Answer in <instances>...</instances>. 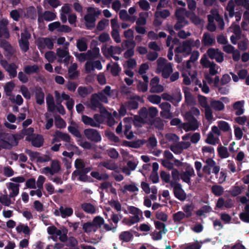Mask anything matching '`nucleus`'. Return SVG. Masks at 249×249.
<instances>
[{
	"label": "nucleus",
	"mask_w": 249,
	"mask_h": 249,
	"mask_svg": "<svg viewBox=\"0 0 249 249\" xmlns=\"http://www.w3.org/2000/svg\"><path fill=\"white\" fill-rule=\"evenodd\" d=\"M18 144V141L14 135L0 132V144L2 149H11Z\"/></svg>",
	"instance_id": "obj_1"
},
{
	"label": "nucleus",
	"mask_w": 249,
	"mask_h": 249,
	"mask_svg": "<svg viewBox=\"0 0 249 249\" xmlns=\"http://www.w3.org/2000/svg\"><path fill=\"white\" fill-rule=\"evenodd\" d=\"M88 13L84 17L86 21V26L88 29L91 30L95 26L96 17L99 15L101 12L96 11L94 8L89 7L88 8Z\"/></svg>",
	"instance_id": "obj_2"
},
{
	"label": "nucleus",
	"mask_w": 249,
	"mask_h": 249,
	"mask_svg": "<svg viewBox=\"0 0 249 249\" xmlns=\"http://www.w3.org/2000/svg\"><path fill=\"white\" fill-rule=\"evenodd\" d=\"M100 102L107 103L108 99L107 97L102 92L93 94L90 98V108L92 110H96L97 107H101V105H102Z\"/></svg>",
	"instance_id": "obj_3"
},
{
	"label": "nucleus",
	"mask_w": 249,
	"mask_h": 249,
	"mask_svg": "<svg viewBox=\"0 0 249 249\" xmlns=\"http://www.w3.org/2000/svg\"><path fill=\"white\" fill-rule=\"evenodd\" d=\"M47 232L50 235L58 236L59 239L61 242H64L67 239L68 231L64 227H61L60 229H57L55 226H52L47 228Z\"/></svg>",
	"instance_id": "obj_4"
},
{
	"label": "nucleus",
	"mask_w": 249,
	"mask_h": 249,
	"mask_svg": "<svg viewBox=\"0 0 249 249\" xmlns=\"http://www.w3.org/2000/svg\"><path fill=\"white\" fill-rule=\"evenodd\" d=\"M36 43L38 49L41 52H42L46 47L50 50L53 48V40L49 37H39L36 40Z\"/></svg>",
	"instance_id": "obj_5"
},
{
	"label": "nucleus",
	"mask_w": 249,
	"mask_h": 249,
	"mask_svg": "<svg viewBox=\"0 0 249 249\" xmlns=\"http://www.w3.org/2000/svg\"><path fill=\"white\" fill-rule=\"evenodd\" d=\"M170 186L173 188L174 196L177 199L180 201H184L186 199V194L180 183L172 181L170 183Z\"/></svg>",
	"instance_id": "obj_6"
},
{
	"label": "nucleus",
	"mask_w": 249,
	"mask_h": 249,
	"mask_svg": "<svg viewBox=\"0 0 249 249\" xmlns=\"http://www.w3.org/2000/svg\"><path fill=\"white\" fill-rule=\"evenodd\" d=\"M191 41V40L188 39L183 41L181 45L176 48L175 50V53H182L184 56L189 55L192 51Z\"/></svg>",
	"instance_id": "obj_7"
},
{
	"label": "nucleus",
	"mask_w": 249,
	"mask_h": 249,
	"mask_svg": "<svg viewBox=\"0 0 249 249\" xmlns=\"http://www.w3.org/2000/svg\"><path fill=\"white\" fill-rule=\"evenodd\" d=\"M84 133L86 137L92 142H98L101 141V136L96 129L93 128L85 129Z\"/></svg>",
	"instance_id": "obj_8"
},
{
	"label": "nucleus",
	"mask_w": 249,
	"mask_h": 249,
	"mask_svg": "<svg viewBox=\"0 0 249 249\" xmlns=\"http://www.w3.org/2000/svg\"><path fill=\"white\" fill-rule=\"evenodd\" d=\"M56 54L59 58H61L58 60L59 62H63L66 65L69 64L71 57L69 50L60 48H57L56 50Z\"/></svg>",
	"instance_id": "obj_9"
},
{
	"label": "nucleus",
	"mask_w": 249,
	"mask_h": 249,
	"mask_svg": "<svg viewBox=\"0 0 249 249\" xmlns=\"http://www.w3.org/2000/svg\"><path fill=\"white\" fill-rule=\"evenodd\" d=\"M8 23L7 19H2L0 20V37L3 36L6 39L10 37V34L7 27Z\"/></svg>",
	"instance_id": "obj_10"
},
{
	"label": "nucleus",
	"mask_w": 249,
	"mask_h": 249,
	"mask_svg": "<svg viewBox=\"0 0 249 249\" xmlns=\"http://www.w3.org/2000/svg\"><path fill=\"white\" fill-rule=\"evenodd\" d=\"M219 171L220 167L216 165V162L212 158H208L205 161V165L203 166L202 171Z\"/></svg>",
	"instance_id": "obj_11"
},
{
	"label": "nucleus",
	"mask_w": 249,
	"mask_h": 249,
	"mask_svg": "<svg viewBox=\"0 0 249 249\" xmlns=\"http://www.w3.org/2000/svg\"><path fill=\"white\" fill-rule=\"evenodd\" d=\"M26 140L31 142L32 145L36 147H40L43 145L44 142L43 137L40 134L35 135L31 139L26 137Z\"/></svg>",
	"instance_id": "obj_12"
},
{
	"label": "nucleus",
	"mask_w": 249,
	"mask_h": 249,
	"mask_svg": "<svg viewBox=\"0 0 249 249\" xmlns=\"http://www.w3.org/2000/svg\"><path fill=\"white\" fill-rule=\"evenodd\" d=\"M157 72L158 73L161 72V76L163 78H169L173 72L172 64L170 62L166 63L164 67L158 70Z\"/></svg>",
	"instance_id": "obj_13"
},
{
	"label": "nucleus",
	"mask_w": 249,
	"mask_h": 249,
	"mask_svg": "<svg viewBox=\"0 0 249 249\" xmlns=\"http://www.w3.org/2000/svg\"><path fill=\"white\" fill-rule=\"evenodd\" d=\"M35 98L37 104L41 105L44 103L45 94L42 89L40 87H36L35 90Z\"/></svg>",
	"instance_id": "obj_14"
},
{
	"label": "nucleus",
	"mask_w": 249,
	"mask_h": 249,
	"mask_svg": "<svg viewBox=\"0 0 249 249\" xmlns=\"http://www.w3.org/2000/svg\"><path fill=\"white\" fill-rule=\"evenodd\" d=\"M215 42V38L212 37L211 34L208 32H205L203 34L202 43L204 46H211Z\"/></svg>",
	"instance_id": "obj_15"
},
{
	"label": "nucleus",
	"mask_w": 249,
	"mask_h": 249,
	"mask_svg": "<svg viewBox=\"0 0 249 249\" xmlns=\"http://www.w3.org/2000/svg\"><path fill=\"white\" fill-rule=\"evenodd\" d=\"M0 47L3 48L6 52L5 55L6 56H11L13 53L14 50L11 45L6 40H2L0 42Z\"/></svg>",
	"instance_id": "obj_16"
},
{
	"label": "nucleus",
	"mask_w": 249,
	"mask_h": 249,
	"mask_svg": "<svg viewBox=\"0 0 249 249\" xmlns=\"http://www.w3.org/2000/svg\"><path fill=\"white\" fill-rule=\"evenodd\" d=\"M0 47L3 48L6 52L5 55L6 56H11L13 53L14 50L11 45L6 40H2L0 42Z\"/></svg>",
	"instance_id": "obj_17"
},
{
	"label": "nucleus",
	"mask_w": 249,
	"mask_h": 249,
	"mask_svg": "<svg viewBox=\"0 0 249 249\" xmlns=\"http://www.w3.org/2000/svg\"><path fill=\"white\" fill-rule=\"evenodd\" d=\"M0 47L3 48L6 52L5 55L6 56H11L13 53L14 50L11 45L6 40H2L0 42Z\"/></svg>",
	"instance_id": "obj_18"
},
{
	"label": "nucleus",
	"mask_w": 249,
	"mask_h": 249,
	"mask_svg": "<svg viewBox=\"0 0 249 249\" xmlns=\"http://www.w3.org/2000/svg\"><path fill=\"white\" fill-rule=\"evenodd\" d=\"M244 101L243 100L238 101L234 103L233 108L236 110L235 114L236 116H240L244 112Z\"/></svg>",
	"instance_id": "obj_19"
},
{
	"label": "nucleus",
	"mask_w": 249,
	"mask_h": 249,
	"mask_svg": "<svg viewBox=\"0 0 249 249\" xmlns=\"http://www.w3.org/2000/svg\"><path fill=\"white\" fill-rule=\"evenodd\" d=\"M60 214L62 218L71 216L73 214V209L71 207L61 206L59 208Z\"/></svg>",
	"instance_id": "obj_20"
},
{
	"label": "nucleus",
	"mask_w": 249,
	"mask_h": 249,
	"mask_svg": "<svg viewBox=\"0 0 249 249\" xmlns=\"http://www.w3.org/2000/svg\"><path fill=\"white\" fill-rule=\"evenodd\" d=\"M184 93L185 101L188 105H192L195 102V99L190 91L188 88H185L183 89Z\"/></svg>",
	"instance_id": "obj_21"
},
{
	"label": "nucleus",
	"mask_w": 249,
	"mask_h": 249,
	"mask_svg": "<svg viewBox=\"0 0 249 249\" xmlns=\"http://www.w3.org/2000/svg\"><path fill=\"white\" fill-rule=\"evenodd\" d=\"M7 188L11 191L9 194L10 197H14L18 194L19 185L10 182L7 185Z\"/></svg>",
	"instance_id": "obj_22"
},
{
	"label": "nucleus",
	"mask_w": 249,
	"mask_h": 249,
	"mask_svg": "<svg viewBox=\"0 0 249 249\" xmlns=\"http://www.w3.org/2000/svg\"><path fill=\"white\" fill-rule=\"evenodd\" d=\"M81 120L85 125H89L92 127H99V124L96 123L93 118L87 115H83Z\"/></svg>",
	"instance_id": "obj_23"
},
{
	"label": "nucleus",
	"mask_w": 249,
	"mask_h": 249,
	"mask_svg": "<svg viewBox=\"0 0 249 249\" xmlns=\"http://www.w3.org/2000/svg\"><path fill=\"white\" fill-rule=\"evenodd\" d=\"M74 165L77 170L74 171H90L89 168H85V164L81 159H76Z\"/></svg>",
	"instance_id": "obj_24"
},
{
	"label": "nucleus",
	"mask_w": 249,
	"mask_h": 249,
	"mask_svg": "<svg viewBox=\"0 0 249 249\" xmlns=\"http://www.w3.org/2000/svg\"><path fill=\"white\" fill-rule=\"evenodd\" d=\"M93 90L92 87H82L80 86L78 88V92L79 95L82 97H84L88 94L91 93Z\"/></svg>",
	"instance_id": "obj_25"
},
{
	"label": "nucleus",
	"mask_w": 249,
	"mask_h": 249,
	"mask_svg": "<svg viewBox=\"0 0 249 249\" xmlns=\"http://www.w3.org/2000/svg\"><path fill=\"white\" fill-rule=\"evenodd\" d=\"M140 221V217L131 216L129 218H124L122 221V223L127 226H131L135 223H138Z\"/></svg>",
	"instance_id": "obj_26"
},
{
	"label": "nucleus",
	"mask_w": 249,
	"mask_h": 249,
	"mask_svg": "<svg viewBox=\"0 0 249 249\" xmlns=\"http://www.w3.org/2000/svg\"><path fill=\"white\" fill-rule=\"evenodd\" d=\"M18 67L14 63L10 64L8 67L6 69V71L8 72L10 77L11 78L16 77L17 75V69Z\"/></svg>",
	"instance_id": "obj_27"
},
{
	"label": "nucleus",
	"mask_w": 249,
	"mask_h": 249,
	"mask_svg": "<svg viewBox=\"0 0 249 249\" xmlns=\"http://www.w3.org/2000/svg\"><path fill=\"white\" fill-rule=\"evenodd\" d=\"M133 238V235L129 231H124L122 232L119 235L120 240L125 242H130Z\"/></svg>",
	"instance_id": "obj_28"
},
{
	"label": "nucleus",
	"mask_w": 249,
	"mask_h": 249,
	"mask_svg": "<svg viewBox=\"0 0 249 249\" xmlns=\"http://www.w3.org/2000/svg\"><path fill=\"white\" fill-rule=\"evenodd\" d=\"M24 72L27 74H31L33 73H37L39 71V67L36 65L33 66H26L23 69Z\"/></svg>",
	"instance_id": "obj_29"
},
{
	"label": "nucleus",
	"mask_w": 249,
	"mask_h": 249,
	"mask_svg": "<svg viewBox=\"0 0 249 249\" xmlns=\"http://www.w3.org/2000/svg\"><path fill=\"white\" fill-rule=\"evenodd\" d=\"M71 177L73 180L82 181H86L88 179L86 172H73Z\"/></svg>",
	"instance_id": "obj_30"
},
{
	"label": "nucleus",
	"mask_w": 249,
	"mask_h": 249,
	"mask_svg": "<svg viewBox=\"0 0 249 249\" xmlns=\"http://www.w3.org/2000/svg\"><path fill=\"white\" fill-rule=\"evenodd\" d=\"M81 208L85 212L93 214L96 212L95 207L90 203H85L82 204Z\"/></svg>",
	"instance_id": "obj_31"
},
{
	"label": "nucleus",
	"mask_w": 249,
	"mask_h": 249,
	"mask_svg": "<svg viewBox=\"0 0 249 249\" xmlns=\"http://www.w3.org/2000/svg\"><path fill=\"white\" fill-rule=\"evenodd\" d=\"M83 229L87 233L95 232L97 230L96 226L94 225L92 222L85 223L83 226Z\"/></svg>",
	"instance_id": "obj_32"
},
{
	"label": "nucleus",
	"mask_w": 249,
	"mask_h": 249,
	"mask_svg": "<svg viewBox=\"0 0 249 249\" xmlns=\"http://www.w3.org/2000/svg\"><path fill=\"white\" fill-rule=\"evenodd\" d=\"M76 47L80 52H84L87 49V44L85 38H82L77 40Z\"/></svg>",
	"instance_id": "obj_33"
},
{
	"label": "nucleus",
	"mask_w": 249,
	"mask_h": 249,
	"mask_svg": "<svg viewBox=\"0 0 249 249\" xmlns=\"http://www.w3.org/2000/svg\"><path fill=\"white\" fill-rule=\"evenodd\" d=\"M217 152L221 159L227 158L230 156L227 148L223 146L218 147L217 148Z\"/></svg>",
	"instance_id": "obj_34"
},
{
	"label": "nucleus",
	"mask_w": 249,
	"mask_h": 249,
	"mask_svg": "<svg viewBox=\"0 0 249 249\" xmlns=\"http://www.w3.org/2000/svg\"><path fill=\"white\" fill-rule=\"evenodd\" d=\"M217 140H219L218 138L215 137L212 133L209 132L207 135V137L205 140V142L208 144L215 145L216 144Z\"/></svg>",
	"instance_id": "obj_35"
},
{
	"label": "nucleus",
	"mask_w": 249,
	"mask_h": 249,
	"mask_svg": "<svg viewBox=\"0 0 249 249\" xmlns=\"http://www.w3.org/2000/svg\"><path fill=\"white\" fill-rule=\"evenodd\" d=\"M124 106L128 110H133L138 108L139 103L137 101L131 99L130 100L125 103Z\"/></svg>",
	"instance_id": "obj_36"
},
{
	"label": "nucleus",
	"mask_w": 249,
	"mask_h": 249,
	"mask_svg": "<svg viewBox=\"0 0 249 249\" xmlns=\"http://www.w3.org/2000/svg\"><path fill=\"white\" fill-rule=\"evenodd\" d=\"M25 16L32 19H35L36 17V11L34 6H30L27 9Z\"/></svg>",
	"instance_id": "obj_37"
},
{
	"label": "nucleus",
	"mask_w": 249,
	"mask_h": 249,
	"mask_svg": "<svg viewBox=\"0 0 249 249\" xmlns=\"http://www.w3.org/2000/svg\"><path fill=\"white\" fill-rule=\"evenodd\" d=\"M128 210L130 213L134 215L133 216H136L137 217H140V216H141L142 217V211L135 206H129L128 207ZM142 218V219H143V217Z\"/></svg>",
	"instance_id": "obj_38"
},
{
	"label": "nucleus",
	"mask_w": 249,
	"mask_h": 249,
	"mask_svg": "<svg viewBox=\"0 0 249 249\" xmlns=\"http://www.w3.org/2000/svg\"><path fill=\"white\" fill-rule=\"evenodd\" d=\"M66 245L69 247H74V249H78V248H75L78 245V241L76 238L72 236L69 238L67 237L66 241Z\"/></svg>",
	"instance_id": "obj_39"
},
{
	"label": "nucleus",
	"mask_w": 249,
	"mask_h": 249,
	"mask_svg": "<svg viewBox=\"0 0 249 249\" xmlns=\"http://www.w3.org/2000/svg\"><path fill=\"white\" fill-rule=\"evenodd\" d=\"M212 211V209L210 206L204 205L196 212V214L201 216L204 215L205 213H208Z\"/></svg>",
	"instance_id": "obj_40"
},
{
	"label": "nucleus",
	"mask_w": 249,
	"mask_h": 249,
	"mask_svg": "<svg viewBox=\"0 0 249 249\" xmlns=\"http://www.w3.org/2000/svg\"><path fill=\"white\" fill-rule=\"evenodd\" d=\"M211 107L215 110L221 111L224 109V104L220 101H213L211 103Z\"/></svg>",
	"instance_id": "obj_41"
},
{
	"label": "nucleus",
	"mask_w": 249,
	"mask_h": 249,
	"mask_svg": "<svg viewBox=\"0 0 249 249\" xmlns=\"http://www.w3.org/2000/svg\"><path fill=\"white\" fill-rule=\"evenodd\" d=\"M212 192L216 196H220L224 192V188L222 186L214 185L212 187Z\"/></svg>",
	"instance_id": "obj_42"
},
{
	"label": "nucleus",
	"mask_w": 249,
	"mask_h": 249,
	"mask_svg": "<svg viewBox=\"0 0 249 249\" xmlns=\"http://www.w3.org/2000/svg\"><path fill=\"white\" fill-rule=\"evenodd\" d=\"M237 183H236L235 186H232L229 191L230 195L232 196H236L242 193V190L243 188L240 186H237Z\"/></svg>",
	"instance_id": "obj_43"
},
{
	"label": "nucleus",
	"mask_w": 249,
	"mask_h": 249,
	"mask_svg": "<svg viewBox=\"0 0 249 249\" xmlns=\"http://www.w3.org/2000/svg\"><path fill=\"white\" fill-rule=\"evenodd\" d=\"M43 16L44 20L47 21L54 20L56 18L55 14L50 11H45L43 14Z\"/></svg>",
	"instance_id": "obj_44"
},
{
	"label": "nucleus",
	"mask_w": 249,
	"mask_h": 249,
	"mask_svg": "<svg viewBox=\"0 0 249 249\" xmlns=\"http://www.w3.org/2000/svg\"><path fill=\"white\" fill-rule=\"evenodd\" d=\"M15 85L12 81L9 82L6 84L4 87V89L7 96H11V92L15 88Z\"/></svg>",
	"instance_id": "obj_45"
},
{
	"label": "nucleus",
	"mask_w": 249,
	"mask_h": 249,
	"mask_svg": "<svg viewBox=\"0 0 249 249\" xmlns=\"http://www.w3.org/2000/svg\"><path fill=\"white\" fill-rule=\"evenodd\" d=\"M124 144L128 147L138 148L141 146V145L142 144V143L141 141L140 140L133 142H128L124 141Z\"/></svg>",
	"instance_id": "obj_46"
},
{
	"label": "nucleus",
	"mask_w": 249,
	"mask_h": 249,
	"mask_svg": "<svg viewBox=\"0 0 249 249\" xmlns=\"http://www.w3.org/2000/svg\"><path fill=\"white\" fill-rule=\"evenodd\" d=\"M218 127L220 130L224 132H228L231 129L228 123L224 121L218 122Z\"/></svg>",
	"instance_id": "obj_47"
},
{
	"label": "nucleus",
	"mask_w": 249,
	"mask_h": 249,
	"mask_svg": "<svg viewBox=\"0 0 249 249\" xmlns=\"http://www.w3.org/2000/svg\"><path fill=\"white\" fill-rule=\"evenodd\" d=\"M185 216V214L182 211H179L173 214V220L174 222H180Z\"/></svg>",
	"instance_id": "obj_48"
},
{
	"label": "nucleus",
	"mask_w": 249,
	"mask_h": 249,
	"mask_svg": "<svg viewBox=\"0 0 249 249\" xmlns=\"http://www.w3.org/2000/svg\"><path fill=\"white\" fill-rule=\"evenodd\" d=\"M148 89V84L139 80L137 86V89L139 91L145 92Z\"/></svg>",
	"instance_id": "obj_49"
},
{
	"label": "nucleus",
	"mask_w": 249,
	"mask_h": 249,
	"mask_svg": "<svg viewBox=\"0 0 249 249\" xmlns=\"http://www.w3.org/2000/svg\"><path fill=\"white\" fill-rule=\"evenodd\" d=\"M19 45L21 50L26 53L29 49V42L28 40H19Z\"/></svg>",
	"instance_id": "obj_50"
},
{
	"label": "nucleus",
	"mask_w": 249,
	"mask_h": 249,
	"mask_svg": "<svg viewBox=\"0 0 249 249\" xmlns=\"http://www.w3.org/2000/svg\"><path fill=\"white\" fill-rule=\"evenodd\" d=\"M147 99L150 102L157 105L160 104L161 101V97L156 94L149 95Z\"/></svg>",
	"instance_id": "obj_51"
},
{
	"label": "nucleus",
	"mask_w": 249,
	"mask_h": 249,
	"mask_svg": "<svg viewBox=\"0 0 249 249\" xmlns=\"http://www.w3.org/2000/svg\"><path fill=\"white\" fill-rule=\"evenodd\" d=\"M92 222L94 225L96 226V228L98 230L99 228H101L102 225H104V220L102 217L97 216L93 219Z\"/></svg>",
	"instance_id": "obj_52"
},
{
	"label": "nucleus",
	"mask_w": 249,
	"mask_h": 249,
	"mask_svg": "<svg viewBox=\"0 0 249 249\" xmlns=\"http://www.w3.org/2000/svg\"><path fill=\"white\" fill-rule=\"evenodd\" d=\"M208 68H209V74L213 76L218 73L217 70L219 68V67L216 66V64L214 62H212L211 65L208 66Z\"/></svg>",
	"instance_id": "obj_53"
},
{
	"label": "nucleus",
	"mask_w": 249,
	"mask_h": 249,
	"mask_svg": "<svg viewBox=\"0 0 249 249\" xmlns=\"http://www.w3.org/2000/svg\"><path fill=\"white\" fill-rule=\"evenodd\" d=\"M64 133L59 131L56 130L53 134V138L52 140V143L59 142L60 140H62Z\"/></svg>",
	"instance_id": "obj_54"
},
{
	"label": "nucleus",
	"mask_w": 249,
	"mask_h": 249,
	"mask_svg": "<svg viewBox=\"0 0 249 249\" xmlns=\"http://www.w3.org/2000/svg\"><path fill=\"white\" fill-rule=\"evenodd\" d=\"M10 198L7 195H2L0 196V202L4 206H9L11 204Z\"/></svg>",
	"instance_id": "obj_55"
},
{
	"label": "nucleus",
	"mask_w": 249,
	"mask_h": 249,
	"mask_svg": "<svg viewBox=\"0 0 249 249\" xmlns=\"http://www.w3.org/2000/svg\"><path fill=\"white\" fill-rule=\"evenodd\" d=\"M152 124L158 129H162L164 127V124L160 117L155 118L152 121Z\"/></svg>",
	"instance_id": "obj_56"
},
{
	"label": "nucleus",
	"mask_w": 249,
	"mask_h": 249,
	"mask_svg": "<svg viewBox=\"0 0 249 249\" xmlns=\"http://www.w3.org/2000/svg\"><path fill=\"white\" fill-rule=\"evenodd\" d=\"M110 206L114 208L117 212L121 211L122 209L121 204L118 200L114 199L110 200Z\"/></svg>",
	"instance_id": "obj_57"
},
{
	"label": "nucleus",
	"mask_w": 249,
	"mask_h": 249,
	"mask_svg": "<svg viewBox=\"0 0 249 249\" xmlns=\"http://www.w3.org/2000/svg\"><path fill=\"white\" fill-rule=\"evenodd\" d=\"M55 125L57 128L61 129L65 127L66 124L60 116H58V118H56L55 119Z\"/></svg>",
	"instance_id": "obj_58"
},
{
	"label": "nucleus",
	"mask_w": 249,
	"mask_h": 249,
	"mask_svg": "<svg viewBox=\"0 0 249 249\" xmlns=\"http://www.w3.org/2000/svg\"><path fill=\"white\" fill-rule=\"evenodd\" d=\"M218 52L219 50L217 49L210 48L207 51V53L210 59H214Z\"/></svg>",
	"instance_id": "obj_59"
},
{
	"label": "nucleus",
	"mask_w": 249,
	"mask_h": 249,
	"mask_svg": "<svg viewBox=\"0 0 249 249\" xmlns=\"http://www.w3.org/2000/svg\"><path fill=\"white\" fill-rule=\"evenodd\" d=\"M99 48L96 47H95L92 50L88 51V54L89 55L90 59L97 57L99 54Z\"/></svg>",
	"instance_id": "obj_60"
},
{
	"label": "nucleus",
	"mask_w": 249,
	"mask_h": 249,
	"mask_svg": "<svg viewBox=\"0 0 249 249\" xmlns=\"http://www.w3.org/2000/svg\"><path fill=\"white\" fill-rule=\"evenodd\" d=\"M183 211L185 213V216L186 218H190L192 215V211L193 209L191 204H186L184 207L182 208Z\"/></svg>",
	"instance_id": "obj_61"
},
{
	"label": "nucleus",
	"mask_w": 249,
	"mask_h": 249,
	"mask_svg": "<svg viewBox=\"0 0 249 249\" xmlns=\"http://www.w3.org/2000/svg\"><path fill=\"white\" fill-rule=\"evenodd\" d=\"M69 131L75 137L80 138L82 136L78 129L72 126H69L68 128Z\"/></svg>",
	"instance_id": "obj_62"
},
{
	"label": "nucleus",
	"mask_w": 249,
	"mask_h": 249,
	"mask_svg": "<svg viewBox=\"0 0 249 249\" xmlns=\"http://www.w3.org/2000/svg\"><path fill=\"white\" fill-rule=\"evenodd\" d=\"M20 91L23 97L26 99L31 98V94L29 91L28 88L24 85H22L20 87Z\"/></svg>",
	"instance_id": "obj_63"
},
{
	"label": "nucleus",
	"mask_w": 249,
	"mask_h": 249,
	"mask_svg": "<svg viewBox=\"0 0 249 249\" xmlns=\"http://www.w3.org/2000/svg\"><path fill=\"white\" fill-rule=\"evenodd\" d=\"M201 247V245L196 241L195 243L187 244L184 249H200Z\"/></svg>",
	"instance_id": "obj_64"
}]
</instances>
